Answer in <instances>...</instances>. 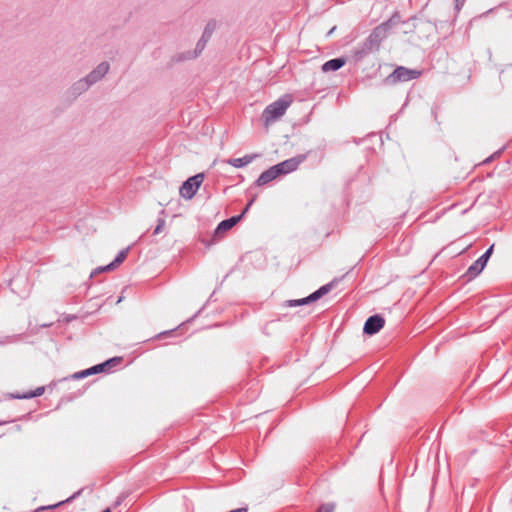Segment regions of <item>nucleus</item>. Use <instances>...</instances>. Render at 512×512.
<instances>
[{"label":"nucleus","mask_w":512,"mask_h":512,"mask_svg":"<svg viewBox=\"0 0 512 512\" xmlns=\"http://www.w3.org/2000/svg\"><path fill=\"white\" fill-rule=\"evenodd\" d=\"M292 99L289 95H284L280 97L273 103L269 104L263 111V118L265 122L268 124L270 122H274L284 115L287 108L291 105Z\"/></svg>","instance_id":"f257e3e1"},{"label":"nucleus","mask_w":512,"mask_h":512,"mask_svg":"<svg viewBox=\"0 0 512 512\" xmlns=\"http://www.w3.org/2000/svg\"><path fill=\"white\" fill-rule=\"evenodd\" d=\"M215 29L216 22L214 20L209 21L204 28L201 38L196 44L195 50L193 52H188L184 59H192L198 57L206 47V44L210 40Z\"/></svg>","instance_id":"f03ea898"},{"label":"nucleus","mask_w":512,"mask_h":512,"mask_svg":"<svg viewBox=\"0 0 512 512\" xmlns=\"http://www.w3.org/2000/svg\"><path fill=\"white\" fill-rule=\"evenodd\" d=\"M494 244L491 245L476 261H474L467 269L465 277L467 280L476 278L486 267L490 256L493 253Z\"/></svg>","instance_id":"7ed1b4c3"},{"label":"nucleus","mask_w":512,"mask_h":512,"mask_svg":"<svg viewBox=\"0 0 512 512\" xmlns=\"http://www.w3.org/2000/svg\"><path fill=\"white\" fill-rule=\"evenodd\" d=\"M420 75L419 70L399 66L387 77L386 81L389 83L407 82L417 79Z\"/></svg>","instance_id":"20e7f679"},{"label":"nucleus","mask_w":512,"mask_h":512,"mask_svg":"<svg viewBox=\"0 0 512 512\" xmlns=\"http://www.w3.org/2000/svg\"><path fill=\"white\" fill-rule=\"evenodd\" d=\"M204 175L202 173L196 174L183 182L179 189L180 195L185 199H191L199 189L203 182Z\"/></svg>","instance_id":"39448f33"},{"label":"nucleus","mask_w":512,"mask_h":512,"mask_svg":"<svg viewBox=\"0 0 512 512\" xmlns=\"http://www.w3.org/2000/svg\"><path fill=\"white\" fill-rule=\"evenodd\" d=\"M387 37V33L385 32L384 26H377L373 29V31L369 34V36L365 39L363 44L366 46L370 52L378 50L381 42Z\"/></svg>","instance_id":"423d86ee"},{"label":"nucleus","mask_w":512,"mask_h":512,"mask_svg":"<svg viewBox=\"0 0 512 512\" xmlns=\"http://www.w3.org/2000/svg\"><path fill=\"white\" fill-rule=\"evenodd\" d=\"M306 160V155L300 154L274 165L280 176L289 174L299 167Z\"/></svg>","instance_id":"0eeeda50"},{"label":"nucleus","mask_w":512,"mask_h":512,"mask_svg":"<svg viewBox=\"0 0 512 512\" xmlns=\"http://www.w3.org/2000/svg\"><path fill=\"white\" fill-rule=\"evenodd\" d=\"M384 324L385 319L381 315H372L365 321L363 332L367 335H374L384 327Z\"/></svg>","instance_id":"6e6552de"},{"label":"nucleus","mask_w":512,"mask_h":512,"mask_svg":"<svg viewBox=\"0 0 512 512\" xmlns=\"http://www.w3.org/2000/svg\"><path fill=\"white\" fill-rule=\"evenodd\" d=\"M109 69V63L103 61L84 78L89 83V85L92 86L93 84L99 82L109 72Z\"/></svg>","instance_id":"1a4fd4ad"},{"label":"nucleus","mask_w":512,"mask_h":512,"mask_svg":"<svg viewBox=\"0 0 512 512\" xmlns=\"http://www.w3.org/2000/svg\"><path fill=\"white\" fill-rule=\"evenodd\" d=\"M279 173L275 166L270 167L269 169L265 170L260 174L258 179L256 180L257 186H263L268 184L269 182L275 180L277 177H279Z\"/></svg>","instance_id":"9d476101"},{"label":"nucleus","mask_w":512,"mask_h":512,"mask_svg":"<svg viewBox=\"0 0 512 512\" xmlns=\"http://www.w3.org/2000/svg\"><path fill=\"white\" fill-rule=\"evenodd\" d=\"M242 219V215H236V216H232L228 219H225L223 221H221L216 229H215V234H220V233H223V232H226L228 230H230L232 227H234L240 220Z\"/></svg>","instance_id":"9b49d317"},{"label":"nucleus","mask_w":512,"mask_h":512,"mask_svg":"<svg viewBox=\"0 0 512 512\" xmlns=\"http://www.w3.org/2000/svg\"><path fill=\"white\" fill-rule=\"evenodd\" d=\"M257 157V154H247L241 158H230L225 162L235 168H242L253 162Z\"/></svg>","instance_id":"f8f14e48"},{"label":"nucleus","mask_w":512,"mask_h":512,"mask_svg":"<svg viewBox=\"0 0 512 512\" xmlns=\"http://www.w3.org/2000/svg\"><path fill=\"white\" fill-rule=\"evenodd\" d=\"M91 86L89 85V83L86 81L85 78H82L80 80H78L77 82H75L70 90H69V94L72 95L73 99L77 98L78 96H80L82 93H84L85 91H87Z\"/></svg>","instance_id":"ddd939ff"},{"label":"nucleus","mask_w":512,"mask_h":512,"mask_svg":"<svg viewBox=\"0 0 512 512\" xmlns=\"http://www.w3.org/2000/svg\"><path fill=\"white\" fill-rule=\"evenodd\" d=\"M346 61L344 58H333L328 61H326L322 65V71L323 72H329V71H337L340 68H342L345 65Z\"/></svg>","instance_id":"4468645a"},{"label":"nucleus","mask_w":512,"mask_h":512,"mask_svg":"<svg viewBox=\"0 0 512 512\" xmlns=\"http://www.w3.org/2000/svg\"><path fill=\"white\" fill-rule=\"evenodd\" d=\"M351 53H352V57H353L354 61L359 62V61L363 60L371 52L362 43V44L354 47L353 50L351 51Z\"/></svg>","instance_id":"2eb2a0df"},{"label":"nucleus","mask_w":512,"mask_h":512,"mask_svg":"<svg viewBox=\"0 0 512 512\" xmlns=\"http://www.w3.org/2000/svg\"><path fill=\"white\" fill-rule=\"evenodd\" d=\"M401 22L400 15L398 13H394L389 20L386 22H383L379 26H384L385 32L388 33V31L396 24Z\"/></svg>","instance_id":"dca6fc26"},{"label":"nucleus","mask_w":512,"mask_h":512,"mask_svg":"<svg viewBox=\"0 0 512 512\" xmlns=\"http://www.w3.org/2000/svg\"><path fill=\"white\" fill-rule=\"evenodd\" d=\"M44 393L43 387H38L35 391H30L28 393H25L23 395H16L15 398L17 399H30L33 397L41 396Z\"/></svg>","instance_id":"f3484780"},{"label":"nucleus","mask_w":512,"mask_h":512,"mask_svg":"<svg viewBox=\"0 0 512 512\" xmlns=\"http://www.w3.org/2000/svg\"><path fill=\"white\" fill-rule=\"evenodd\" d=\"M306 304H309L306 297L301 298V299H295V300H287L284 302V306H286V307H297V306H302V305H306Z\"/></svg>","instance_id":"a211bd4d"},{"label":"nucleus","mask_w":512,"mask_h":512,"mask_svg":"<svg viewBox=\"0 0 512 512\" xmlns=\"http://www.w3.org/2000/svg\"><path fill=\"white\" fill-rule=\"evenodd\" d=\"M337 281H338L337 279H334L330 283L321 286L319 289H317L319 291V294L321 296H324L325 294L330 292L332 290V288L335 286V284L337 283Z\"/></svg>","instance_id":"6ab92c4d"},{"label":"nucleus","mask_w":512,"mask_h":512,"mask_svg":"<svg viewBox=\"0 0 512 512\" xmlns=\"http://www.w3.org/2000/svg\"><path fill=\"white\" fill-rule=\"evenodd\" d=\"M128 252H129V248H125L121 251H119V253L117 254V256L115 257V259L113 260V262L119 266L127 257L128 255Z\"/></svg>","instance_id":"aec40b11"},{"label":"nucleus","mask_w":512,"mask_h":512,"mask_svg":"<svg viewBox=\"0 0 512 512\" xmlns=\"http://www.w3.org/2000/svg\"><path fill=\"white\" fill-rule=\"evenodd\" d=\"M121 362H122L121 357H113V358H110V359L106 360L105 362H103V364H107L106 371H109L112 367L120 364Z\"/></svg>","instance_id":"412c9836"},{"label":"nucleus","mask_w":512,"mask_h":512,"mask_svg":"<svg viewBox=\"0 0 512 512\" xmlns=\"http://www.w3.org/2000/svg\"><path fill=\"white\" fill-rule=\"evenodd\" d=\"M106 368H107V364L100 363V364L90 367L89 371H90V374L92 375V374H97V373L106 371Z\"/></svg>","instance_id":"4be33fe9"},{"label":"nucleus","mask_w":512,"mask_h":512,"mask_svg":"<svg viewBox=\"0 0 512 512\" xmlns=\"http://www.w3.org/2000/svg\"><path fill=\"white\" fill-rule=\"evenodd\" d=\"M335 505L333 503H325L319 506L317 512H334Z\"/></svg>","instance_id":"5701e85b"},{"label":"nucleus","mask_w":512,"mask_h":512,"mask_svg":"<svg viewBox=\"0 0 512 512\" xmlns=\"http://www.w3.org/2000/svg\"><path fill=\"white\" fill-rule=\"evenodd\" d=\"M164 227H165V219L164 218H158L157 225H156V227H155V229L153 231V234L157 235V234L161 233L163 231Z\"/></svg>","instance_id":"b1692460"},{"label":"nucleus","mask_w":512,"mask_h":512,"mask_svg":"<svg viewBox=\"0 0 512 512\" xmlns=\"http://www.w3.org/2000/svg\"><path fill=\"white\" fill-rule=\"evenodd\" d=\"M89 375H91V374H90V371H89V368H88V369L82 370V371H80V372H76V373H74V374L71 376V378H72V379H81V378L87 377V376H89Z\"/></svg>","instance_id":"393cba45"},{"label":"nucleus","mask_w":512,"mask_h":512,"mask_svg":"<svg viewBox=\"0 0 512 512\" xmlns=\"http://www.w3.org/2000/svg\"><path fill=\"white\" fill-rule=\"evenodd\" d=\"M322 296L319 294V291L316 290L314 291L313 293H311L309 296L306 297L308 303H312L314 301H317L318 299H320Z\"/></svg>","instance_id":"a878e982"},{"label":"nucleus","mask_w":512,"mask_h":512,"mask_svg":"<svg viewBox=\"0 0 512 512\" xmlns=\"http://www.w3.org/2000/svg\"><path fill=\"white\" fill-rule=\"evenodd\" d=\"M466 0H455V11L456 13H459L462 7L464 6Z\"/></svg>","instance_id":"bb28decb"},{"label":"nucleus","mask_w":512,"mask_h":512,"mask_svg":"<svg viewBox=\"0 0 512 512\" xmlns=\"http://www.w3.org/2000/svg\"><path fill=\"white\" fill-rule=\"evenodd\" d=\"M254 198H252L246 205V207L243 209L242 213L240 215H242V217L249 211L250 207L252 206L253 202H254Z\"/></svg>","instance_id":"cd10ccee"},{"label":"nucleus","mask_w":512,"mask_h":512,"mask_svg":"<svg viewBox=\"0 0 512 512\" xmlns=\"http://www.w3.org/2000/svg\"><path fill=\"white\" fill-rule=\"evenodd\" d=\"M81 491L82 490H78L73 495H71L70 497L66 498L65 503L69 504L70 502H72L81 493Z\"/></svg>","instance_id":"c85d7f7f"},{"label":"nucleus","mask_w":512,"mask_h":512,"mask_svg":"<svg viewBox=\"0 0 512 512\" xmlns=\"http://www.w3.org/2000/svg\"><path fill=\"white\" fill-rule=\"evenodd\" d=\"M116 267H118L113 261L109 264H107L106 266H102V269H105V271H111L113 269H115Z\"/></svg>","instance_id":"c756f323"},{"label":"nucleus","mask_w":512,"mask_h":512,"mask_svg":"<svg viewBox=\"0 0 512 512\" xmlns=\"http://www.w3.org/2000/svg\"><path fill=\"white\" fill-rule=\"evenodd\" d=\"M63 504H64V501H60V502H58L56 505L47 506V507H41L40 509H41V510H44V509H52V508H54V507L62 506Z\"/></svg>","instance_id":"7c9ffc66"},{"label":"nucleus","mask_w":512,"mask_h":512,"mask_svg":"<svg viewBox=\"0 0 512 512\" xmlns=\"http://www.w3.org/2000/svg\"><path fill=\"white\" fill-rule=\"evenodd\" d=\"M500 153H501V150L495 152L492 156H490L486 160H484L483 163H489L495 156H498Z\"/></svg>","instance_id":"2f4dec72"},{"label":"nucleus","mask_w":512,"mask_h":512,"mask_svg":"<svg viewBox=\"0 0 512 512\" xmlns=\"http://www.w3.org/2000/svg\"><path fill=\"white\" fill-rule=\"evenodd\" d=\"M105 269H102V266L96 268L92 273H91V277H93L95 274H98V273H102L104 272Z\"/></svg>","instance_id":"473e14b6"},{"label":"nucleus","mask_w":512,"mask_h":512,"mask_svg":"<svg viewBox=\"0 0 512 512\" xmlns=\"http://www.w3.org/2000/svg\"><path fill=\"white\" fill-rule=\"evenodd\" d=\"M173 331H174V330L161 332V333H159V334L157 335V338H161V337H163V336H165V335H168V334L172 333Z\"/></svg>","instance_id":"72a5a7b5"},{"label":"nucleus","mask_w":512,"mask_h":512,"mask_svg":"<svg viewBox=\"0 0 512 512\" xmlns=\"http://www.w3.org/2000/svg\"><path fill=\"white\" fill-rule=\"evenodd\" d=\"M74 318H75L74 316L73 317L66 316L65 321H66V323H68L71 319H74Z\"/></svg>","instance_id":"f704fd0d"},{"label":"nucleus","mask_w":512,"mask_h":512,"mask_svg":"<svg viewBox=\"0 0 512 512\" xmlns=\"http://www.w3.org/2000/svg\"><path fill=\"white\" fill-rule=\"evenodd\" d=\"M445 21L444 19H435V22H443Z\"/></svg>","instance_id":"c9c22d12"},{"label":"nucleus","mask_w":512,"mask_h":512,"mask_svg":"<svg viewBox=\"0 0 512 512\" xmlns=\"http://www.w3.org/2000/svg\"><path fill=\"white\" fill-rule=\"evenodd\" d=\"M415 19H416V17H415V16H413V17H411L408 21L415 20Z\"/></svg>","instance_id":"e433bc0d"}]
</instances>
